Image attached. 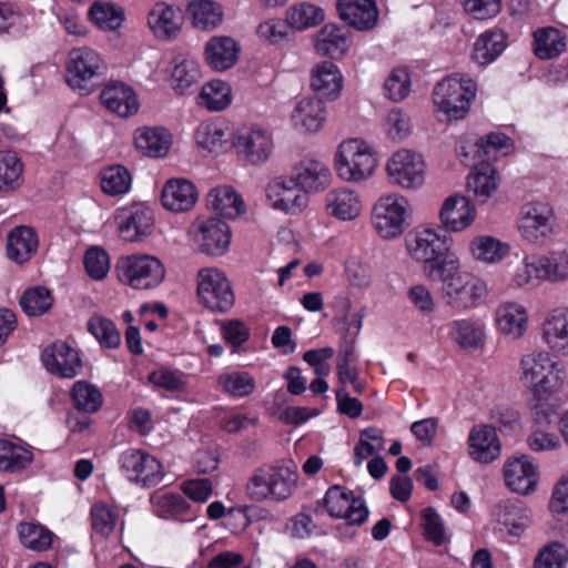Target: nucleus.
Here are the masks:
<instances>
[{"instance_id": "obj_1", "label": "nucleus", "mask_w": 568, "mask_h": 568, "mask_svg": "<svg viewBox=\"0 0 568 568\" xmlns=\"http://www.w3.org/2000/svg\"><path fill=\"white\" fill-rule=\"evenodd\" d=\"M432 282L444 284V298L450 307L464 311L474 307L487 293L486 284L460 268L458 256H448L442 264L429 268Z\"/></svg>"}, {"instance_id": "obj_2", "label": "nucleus", "mask_w": 568, "mask_h": 568, "mask_svg": "<svg viewBox=\"0 0 568 568\" xmlns=\"http://www.w3.org/2000/svg\"><path fill=\"white\" fill-rule=\"evenodd\" d=\"M556 356L540 353L535 357V424L550 425L558 420L555 394L564 379V365Z\"/></svg>"}, {"instance_id": "obj_3", "label": "nucleus", "mask_w": 568, "mask_h": 568, "mask_svg": "<svg viewBox=\"0 0 568 568\" xmlns=\"http://www.w3.org/2000/svg\"><path fill=\"white\" fill-rule=\"evenodd\" d=\"M476 91V83L464 75L454 74L438 82L433 91V102L439 119L450 122L465 118Z\"/></svg>"}, {"instance_id": "obj_4", "label": "nucleus", "mask_w": 568, "mask_h": 568, "mask_svg": "<svg viewBox=\"0 0 568 568\" xmlns=\"http://www.w3.org/2000/svg\"><path fill=\"white\" fill-rule=\"evenodd\" d=\"M297 479V473L291 467H260L254 470L246 483V495L251 500L257 503L267 499L283 501L293 494Z\"/></svg>"}, {"instance_id": "obj_5", "label": "nucleus", "mask_w": 568, "mask_h": 568, "mask_svg": "<svg viewBox=\"0 0 568 568\" xmlns=\"http://www.w3.org/2000/svg\"><path fill=\"white\" fill-rule=\"evenodd\" d=\"M405 242L409 256L424 264L423 272L426 277L429 276L432 266L440 265L448 256H456L450 251L452 237L434 229H415L407 234Z\"/></svg>"}, {"instance_id": "obj_6", "label": "nucleus", "mask_w": 568, "mask_h": 568, "mask_svg": "<svg viewBox=\"0 0 568 568\" xmlns=\"http://www.w3.org/2000/svg\"><path fill=\"white\" fill-rule=\"evenodd\" d=\"M377 166L373 149L364 141L352 139L339 144L335 154L337 175L347 182H362L369 178Z\"/></svg>"}, {"instance_id": "obj_7", "label": "nucleus", "mask_w": 568, "mask_h": 568, "mask_svg": "<svg viewBox=\"0 0 568 568\" xmlns=\"http://www.w3.org/2000/svg\"><path fill=\"white\" fill-rule=\"evenodd\" d=\"M118 278L134 290H151L159 286L165 276L162 262L151 255L122 256L115 264Z\"/></svg>"}, {"instance_id": "obj_8", "label": "nucleus", "mask_w": 568, "mask_h": 568, "mask_svg": "<svg viewBox=\"0 0 568 568\" xmlns=\"http://www.w3.org/2000/svg\"><path fill=\"white\" fill-rule=\"evenodd\" d=\"M105 70V63L100 54L91 48L72 49L67 60V82L80 94H90Z\"/></svg>"}, {"instance_id": "obj_9", "label": "nucleus", "mask_w": 568, "mask_h": 568, "mask_svg": "<svg viewBox=\"0 0 568 568\" xmlns=\"http://www.w3.org/2000/svg\"><path fill=\"white\" fill-rule=\"evenodd\" d=\"M190 245L206 255L222 256L231 243L229 225L215 217L196 219L187 230Z\"/></svg>"}, {"instance_id": "obj_10", "label": "nucleus", "mask_w": 568, "mask_h": 568, "mask_svg": "<svg viewBox=\"0 0 568 568\" xmlns=\"http://www.w3.org/2000/svg\"><path fill=\"white\" fill-rule=\"evenodd\" d=\"M197 296L201 303L213 312H226L234 305L232 286L217 268H203L197 274Z\"/></svg>"}, {"instance_id": "obj_11", "label": "nucleus", "mask_w": 568, "mask_h": 568, "mask_svg": "<svg viewBox=\"0 0 568 568\" xmlns=\"http://www.w3.org/2000/svg\"><path fill=\"white\" fill-rule=\"evenodd\" d=\"M408 201L404 196L387 195L382 197L373 210V224L376 232L386 240L404 233Z\"/></svg>"}, {"instance_id": "obj_12", "label": "nucleus", "mask_w": 568, "mask_h": 568, "mask_svg": "<svg viewBox=\"0 0 568 568\" xmlns=\"http://www.w3.org/2000/svg\"><path fill=\"white\" fill-rule=\"evenodd\" d=\"M119 464L129 480L144 487L155 486L163 479L162 464L141 449H128L120 455Z\"/></svg>"}, {"instance_id": "obj_13", "label": "nucleus", "mask_w": 568, "mask_h": 568, "mask_svg": "<svg viewBox=\"0 0 568 568\" xmlns=\"http://www.w3.org/2000/svg\"><path fill=\"white\" fill-rule=\"evenodd\" d=\"M323 505L331 517L343 518L349 525H362L368 517V509L362 498L354 497L341 486H332L327 489Z\"/></svg>"}, {"instance_id": "obj_14", "label": "nucleus", "mask_w": 568, "mask_h": 568, "mask_svg": "<svg viewBox=\"0 0 568 568\" xmlns=\"http://www.w3.org/2000/svg\"><path fill=\"white\" fill-rule=\"evenodd\" d=\"M387 173L393 184L415 189L423 184L425 164L422 156L410 150L395 152L387 162Z\"/></svg>"}, {"instance_id": "obj_15", "label": "nucleus", "mask_w": 568, "mask_h": 568, "mask_svg": "<svg viewBox=\"0 0 568 568\" xmlns=\"http://www.w3.org/2000/svg\"><path fill=\"white\" fill-rule=\"evenodd\" d=\"M114 223L124 241L138 242L151 234L154 216L149 207L134 204L118 209Z\"/></svg>"}, {"instance_id": "obj_16", "label": "nucleus", "mask_w": 568, "mask_h": 568, "mask_svg": "<svg viewBox=\"0 0 568 568\" xmlns=\"http://www.w3.org/2000/svg\"><path fill=\"white\" fill-rule=\"evenodd\" d=\"M266 196L271 205L285 213L295 214L307 204V194L291 178H280L267 185Z\"/></svg>"}, {"instance_id": "obj_17", "label": "nucleus", "mask_w": 568, "mask_h": 568, "mask_svg": "<svg viewBox=\"0 0 568 568\" xmlns=\"http://www.w3.org/2000/svg\"><path fill=\"white\" fill-rule=\"evenodd\" d=\"M234 145L237 152L253 165L266 162L273 152L271 134L260 128H247L239 131Z\"/></svg>"}, {"instance_id": "obj_18", "label": "nucleus", "mask_w": 568, "mask_h": 568, "mask_svg": "<svg viewBox=\"0 0 568 568\" xmlns=\"http://www.w3.org/2000/svg\"><path fill=\"white\" fill-rule=\"evenodd\" d=\"M42 362L50 373L63 378L77 376L82 368L78 352L61 341L44 349Z\"/></svg>"}, {"instance_id": "obj_19", "label": "nucleus", "mask_w": 568, "mask_h": 568, "mask_svg": "<svg viewBox=\"0 0 568 568\" xmlns=\"http://www.w3.org/2000/svg\"><path fill=\"white\" fill-rule=\"evenodd\" d=\"M476 214V209L468 197L454 194L444 201L439 219L446 230L462 232L473 224Z\"/></svg>"}, {"instance_id": "obj_20", "label": "nucleus", "mask_w": 568, "mask_h": 568, "mask_svg": "<svg viewBox=\"0 0 568 568\" xmlns=\"http://www.w3.org/2000/svg\"><path fill=\"white\" fill-rule=\"evenodd\" d=\"M501 445L494 427L474 426L468 435V454L480 464H489L500 456Z\"/></svg>"}, {"instance_id": "obj_21", "label": "nucleus", "mask_w": 568, "mask_h": 568, "mask_svg": "<svg viewBox=\"0 0 568 568\" xmlns=\"http://www.w3.org/2000/svg\"><path fill=\"white\" fill-rule=\"evenodd\" d=\"M326 114V108L320 98L306 97L295 104L291 122L301 133H315L324 126Z\"/></svg>"}, {"instance_id": "obj_22", "label": "nucleus", "mask_w": 568, "mask_h": 568, "mask_svg": "<svg viewBox=\"0 0 568 568\" xmlns=\"http://www.w3.org/2000/svg\"><path fill=\"white\" fill-rule=\"evenodd\" d=\"M337 10L342 20L359 30H371L378 20L375 0H338Z\"/></svg>"}, {"instance_id": "obj_23", "label": "nucleus", "mask_w": 568, "mask_h": 568, "mask_svg": "<svg viewBox=\"0 0 568 568\" xmlns=\"http://www.w3.org/2000/svg\"><path fill=\"white\" fill-rule=\"evenodd\" d=\"M101 103L121 118L133 115L139 110L134 90L123 82H110L100 93Z\"/></svg>"}, {"instance_id": "obj_24", "label": "nucleus", "mask_w": 568, "mask_h": 568, "mask_svg": "<svg viewBox=\"0 0 568 568\" xmlns=\"http://www.w3.org/2000/svg\"><path fill=\"white\" fill-rule=\"evenodd\" d=\"M506 486L516 494L528 495L532 490V460L525 454H515L504 464Z\"/></svg>"}, {"instance_id": "obj_25", "label": "nucleus", "mask_w": 568, "mask_h": 568, "mask_svg": "<svg viewBox=\"0 0 568 568\" xmlns=\"http://www.w3.org/2000/svg\"><path fill=\"white\" fill-rule=\"evenodd\" d=\"M310 84L321 98L335 100L343 88V75L335 63L323 61L312 68Z\"/></svg>"}, {"instance_id": "obj_26", "label": "nucleus", "mask_w": 568, "mask_h": 568, "mask_svg": "<svg viewBox=\"0 0 568 568\" xmlns=\"http://www.w3.org/2000/svg\"><path fill=\"white\" fill-rule=\"evenodd\" d=\"M150 501L153 513L160 518L192 521L196 517L192 506L179 494L155 491Z\"/></svg>"}, {"instance_id": "obj_27", "label": "nucleus", "mask_w": 568, "mask_h": 568, "mask_svg": "<svg viewBox=\"0 0 568 568\" xmlns=\"http://www.w3.org/2000/svg\"><path fill=\"white\" fill-rule=\"evenodd\" d=\"M197 200L195 185L184 179L169 180L162 190L161 201L165 209L172 212L191 210Z\"/></svg>"}, {"instance_id": "obj_28", "label": "nucleus", "mask_w": 568, "mask_h": 568, "mask_svg": "<svg viewBox=\"0 0 568 568\" xmlns=\"http://www.w3.org/2000/svg\"><path fill=\"white\" fill-rule=\"evenodd\" d=\"M148 24L156 38L169 40L180 32L182 18L174 7L159 2L149 12Z\"/></svg>"}, {"instance_id": "obj_29", "label": "nucleus", "mask_w": 568, "mask_h": 568, "mask_svg": "<svg viewBox=\"0 0 568 568\" xmlns=\"http://www.w3.org/2000/svg\"><path fill=\"white\" fill-rule=\"evenodd\" d=\"M240 47L236 41L226 36L213 37L205 45L204 58L215 71H225L237 61Z\"/></svg>"}, {"instance_id": "obj_30", "label": "nucleus", "mask_w": 568, "mask_h": 568, "mask_svg": "<svg viewBox=\"0 0 568 568\" xmlns=\"http://www.w3.org/2000/svg\"><path fill=\"white\" fill-rule=\"evenodd\" d=\"M292 178L307 194L326 189L331 181V172L322 162L305 160L294 166Z\"/></svg>"}, {"instance_id": "obj_31", "label": "nucleus", "mask_w": 568, "mask_h": 568, "mask_svg": "<svg viewBox=\"0 0 568 568\" xmlns=\"http://www.w3.org/2000/svg\"><path fill=\"white\" fill-rule=\"evenodd\" d=\"M39 246L38 235L30 226H16L8 235L7 255L17 264L29 261Z\"/></svg>"}, {"instance_id": "obj_32", "label": "nucleus", "mask_w": 568, "mask_h": 568, "mask_svg": "<svg viewBox=\"0 0 568 568\" xmlns=\"http://www.w3.org/2000/svg\"><path fill=\"white\" fill-rule=\"evenodd\" d=\"M325 209L328 215L337 220L352 221L359 215L362 202L355 192L339 189L326 194Z\"/></svg>"}, {"instance_id": "obj_33", "label": "nucleus", "mask_w": 568, "mask_h": 568, "mask_svg": "<svg viewBox=\"0 0 568 568\" xmlns=\"http://www.w3.org/2000/svg\"><path fill=\"white\" fill-rule=\"evenodd\" d=\"M348 30L334 23L325 24L314 37L315 50L323 57L336 58L347 50Z\"/></svg>"}, {"instance_id": "obj_34", "label": "nucleus", "mask_w": 568, "mask_h": 568, "mask_svg": "<svg viewBox=\"0 0 568 568\" xmlns=\"http://www.w3.org/2000/svg\"><path fill=\"white\" fill-rule=\"evenodd\" d=\"M507 47V34L499 29L487 30L474 43L473 60L487 65L494 62Z\"/></svg>"}, {"instance_id": "obj_35", "label": "nucleus", "mask_w": 568, "mask_h": 568, "mask_svg": "<svg viewBox=\"0 0 568 568\" xmlns=\"http://www.w3.org/2000/svg\"><path fill=\"white\" fill-rule=\"evenodd\" d=\"M495 320L498 329L511 338H519L528 325V314L524 306L504 303L496 310Z\"/></svg>"}, {"instance_id": "obj_36", "label": "nucleus", "mask_w": 568, "mask_h": 568, "mask_svg": "<svg viewBox=\"0 0 568 568\" xmlns=\"http://www.w3.org/2000/svg\"><path fill=\"white\" fill-rule=\"evenodd\" d=\"M134 143L139 151L151 158H162L168 154L172 139L164 128H142L136 130Z\"/></svg>"}, {"instance_id": "obj_37", "label": "nucleus", "mask_w": 568, "mask_h": 568, "mask_svg": "<svg viewBox=\"0 0 568 568\" xmlns=\"http://www.w3.org/2000/svg\"><path fill=\"white\" fill-rule=\"evenodd\" d=\"M474 260L485 264H497L510 252V245L490 235H477L469 242Z\"/></svg>"}, {"instance_id": "obj_38", "label": "nucleus", "mask_w": 568, "mask_h": 568, "mask_svg": "<svg viewBox=\"0 0 568 568\" xmlns=\"http://www.w3.org/2000/svg\"><path fill=\"white\" fill-rule=\"evenodd\" d=\"M207 206L227 219H235L244 212L242 197L231 186H217L207 194Z\"/></svg>"}, {"instance_id": "obj_39", "label": "nucleus", "mask_w": 568, "mask_h": 568, "mask_svg": "<svg viewBox=\"0 0 568 568\" xmlns=\"http://www.w3.org/2000/svg\"><path fill=\"white\" fill-rule=\"evenodd\" d=\"M542 336L551 348L566 349L568 344V308H555L542 324Z\"/></svg>"}, {"instance_id": "obj_40", "label": "nucleus", "mask_w": 568, "mask_h": 568, "mask_svg": "<svg viewBox=\"0 0 568 568\" xmlns=\"http://www.w3.org/2000/svg\"><path fill=\"white\" fill-rule=\"evenodd\" d=\"M187 11L195 28L210 31L221 26L223 21V8L220 3L212 0L192 1Z\"/></svg>"}, {"instance_id": "obj_41", "label": "nucleus", "mask_w": 568, "mask_h": 568, "mask_svg": "<svg viewBox=\"0 0 568 568\" xmlns=\"http://www.w3.org/2000/svg\"><path fill=\"white\" fill-rule=\"evenodd\" d=\"M496 170L488 163H481L467 179V189L479 203H485L498 186Z\"/></svg>"}, {"instance_id": "obj_42", "label": "nucleus", "mask_w": 568, "mask_h": 568, "mask_svg": "<svg viewBox=\"0 0 568 568\" xmlns=\"http://www.w3.org/2000/svg\"><path fill=\"white\" fill-rule=\"evenodd\" d=\"M324 10L310 2L291 6L286 11V21L292 29L304 31L324 21Z\"/></svg>"}, {"instance_id": "obj_43", "label": "nucleus", "mask_w": 568, "mask_h": 568, "mask_svg": "<svg viewBox=\"0 0 568 568\" xmlns=\"http://www.w3.org/2000/svg\"><path fill=\"white\" fill-rule=\"evenodd\" d=\"M566 50L565 37L556 28H541L535 31V57L542 60L557 58Z\"/></svg>"}, {"instance_id": "obj_44", "label": "nucleus", "mask_w": 568, "mask_h": 568, "mask_svg": "<svg viewBox=\"0 0 568 568\" xmlns=\"http://www.w3.org/2000/svg\"><path fill=\"white\" fill-rule=\"evenodd\" d=\"M232 90L221 80H213L203 85L199 94V104L209 111H222L231 104Z\"/></svg>"}, {"instance_id": "obj_45", "label": "nucleus", "mask_w": 568, "mask_h": 568, "mask_svg": "<svg viewBox=\"0 0 568 568\" xmlns=\"http://www.w3.org/2000/svg\"><path fill=\"white\" fill-rule=\"evenodd\" d=\"M535 277L557 282L568 278V255L552 253L541 256L535 263Z\"/></svg>"}, {"instance_id": "obj_46", "label": "nucleus", "mask_w": 568, "mask_h": 568, "mask_svg": "<svg viewBox=\"0 0 568 568\" xmlns=\"http://www.w3.org/2000/svg\"><path fill=\"white\" fill-rule=\"evenodd\" d=\"M33 460L30 450L9 440H0V470L17 473L27 468Z\"/></svg>"}, {"instance_id": "obj_47", "label": "nucleus", "mask_w": 568, "mask_h": 568, "mask_svg": "<svg viewBox=\"0 0 568 568\" xmlns=\"http://www.w3.org/2000/svg\"><path fill=\"white\" fill-rule=\"evenodd\" d=\"M452 338L463 348H477L483 345L485 332L471 320H458L450 324Z\"/></svg>"}, {"instance_id": "obj_48", "label": "nucleus", "mask_w": 568, "mask_h": 568, "mask_svg": "<svg viewBox=\"0 0 568 568\" xmlns=\"http://www.w3.org/2000/svg\"><path fill=\"white\" fill-rule=\"evenodd\" d=\"M22 545L34 551H45L52 545L53 534L36 523H20L17 527Z\"/></svg>"}, {"instance_id": "obj_49", "label": "nucleus", "mask_w": 568, "mask_h": 568, "mask_svg": "<svg viewBox=\"0 0 568 568\" xmlns=\"http://www.w3.org/2000/svg\"><path fill=\"white\" fill-rule=\"evenodd\" d=\"M23 164L17 153L0 152V191H12L22 182Z\"/></svg>"}, {"instance_id": "obj_50", "label": "nucleus", "mask_w": 568, "mask_h": 568, "mask_svg": "<svg viewBox=\"0 0 568 568\" xmlns=\"http://www.w3.org/2000/svg\"><path fill=\"white\" fill-rule=\"evenodd\" d=\"M71 397L74 407L88 414L98 412L103 403V397L99 388L84 381H79L73 385Z\"/></svg>"}, {"instance_id": "obj_51", "label": "nucleus", "mask_w": 568, "mask_h": 568, "mask_svg": "<svg viewBox=\"0 0 568 568\" xmlns=\"http://www.w3.org/2000/svg\"><path fill=\"white\" fill-rule=\"evenodd\" d=\"M132 178L122 165H113L101 172V189L109 195H122L129 192Z\"/></svg>"}, {"instance_id": "obj_52", "label": "nucleus", "mask_w": 568, "mask_h": 568, "mask_svg": "<svg viewBox=\"0 0 568 568\" xmlns=\"http://www.w3.org/2000/svg\"><path fill=\"white\" fill-rule=\"evenodd\" d=\"M410 89V75L405 68H394L383 84L384 97L393 102L405 100Z\"/></svg>"}, {"instance_id": "obj_53", "label": "nucleus", "mask_w": 568, "mask_h": 568, "mask_svg": "<svg viewBox=\"0 0 568 568\" xmlns=\"http://www.w3.org/2000/svg\"><path fill=\"white\" fill-rule=\"evenodd\" d=\"M201 72L197 62L184 59L175 64L171 75V85L175 92L184 94L199 82Z\"/></svg>"}, {"instance_id": "obj_54", "label": "nucleus", "mask_w": 568, "mask_h": 568, "mask_svg": "<svg viewBox=\"0 0 568 568\" xmlns=\"http://www.w3.org/2000/svg\"><path fill=\"white\" fill-rule=\"evenodd\" d=\"M217 383L225 393L234 397L247 396L255 388L254 378L245 372L222 374L219 376Z\"/></svg>"}, {"instance_id": "obj_55", "label": "nucleus", "mask_w": 568, "mask_h": 568, "mask_svg": "<svg viewBox=\"0 0 568 568\" xmlns=\"http://www.w3.org/2000/svg\"><path fill=\"white\" fill-rule=\"evenodd\" d=\"M52 296L49 290L38 286L27 290L20 298L23 312L29 316L44 314L52 305Z\"/></svg>"}, {"instance_id": "obj_56", "label": "nucleus", "mask_w": 568, "mask_h": 568, "mask_svg": "<svg viewBox=\"0 0 568 568\" xmlns=\"http://www.w3.org/2000/svg\"><path fill=\"white\" fill-rule=\"evenodd\" d=\"M91 20L103 30H115L123 21V12L111 3L93 2L90 8Z\"/></svg>"}, {"instance_id": "obj_57", "label": "nucleus", "mask_w": 568, "mask_h": 568, "mask_svg": "<svg viewBox=\"0 0 568 568\" xmlns=\"http://www.w3.org/2000/svg\"><path fill=\"white\" fill-rule=\"evenodd\" d=\"M118 519V510L105 504L99 503L91 508L92 528L103 537H108L114 531Z\"/></svg>"}, {"instance_id": "obj_58", "label": "nucleus", "mask_w": 568, "mask_h": 568, "mask_svg": "<svg viewBox=\"0 0 568 568\" xmlns=\"http://www.w3.org/2000/svg\"><path fill=\"white\" fill-rule=\"evenodd\" d=\"M384 129L392 141L400 142L412 132L410 118L402 109H392L384 119Z\"/></svg>"}, {"instance_id": "obj_59", "label": "nucleus", "mask_w": 568, "mask_h": 568, "mask_svg": "<svg viewBox=\"0 0 568 568\" xmlns=\"http://www.w3.org/2000/svg\"><path fill=\"white\" fill-rule=\"evenodd\" d=\"M568 561V549L559 541L544 546L535 557V568H564Z\"/></svg>"}, {"instance_id": "obj_60", "label": "nucleus", "mask_w": 568, "mask_h": 568, "mask_svg": "<svg viewBox=\"0 0 568 568\" xmlns=\"http://www.w3.org/2000/svg\"><path fill=\"white\" fill-rule=\"evenodd\" d=\"M88 327L101 345L109 348H115L120 345L121 335L112 321L95 316L89 321Z\"/></svg>"}, {"instance_id": "obj_61", "label": "nucleus", "mask_w": 568, "mask_h": 568, "mask_svg": "<svg viewBox=\"0 0 568 568\" xmlns=\"http://www.w3.org/2000/svg\"><path fill=\"white\" fill-rule=\"evenodd\" d=\"M88 275L95 280H103L110 271V257L105 250L93 246L90 247L83 258Z\"/></svg>"}, {"instance_id": "obj_62", "label": "nucleus", "mask_w": 568, "mask_h": 568, "mask_svg": "<svg viewBox=\"0 0 568 568\" xmlns=\"http://www.w3.org/2000/svg\"><path fill=\"white\" fill-rule=\"evenodd\" d=\"M510 145V139L504 133H490L476 143L478 156L484 163L495 160L498 152L506 154Z\"/></svg>"}, {"instance_id": "obj_63", "label": "nucleus", "mask_w": 568, "mask_h": 568, "mask_svg": "<svg viewBox=\"0 0 568 568\" xmlns=\"http://www.w3.org/2000/svg\"><path fill=\"white\" fill-rule=\"evenodd\" d=\"M291 29L286 19H271L257 27V34L272 44H282L290 40Z\"/></svg>"}, {"instance_id": "obj_64", "label": "nucleus", "mask_w": 568, "mask_h": 568, "mask_svg": "<svg viewBox=\"0 0 568 568\" xmlns=\"http://www.w3.org/2000/svg\"><path fill=\"white\" fill-rule=\"evenodd\" d=\"M224 131L213 123H201L194 133L199 146L210 152L222 146Z\"/></svg>"}]
</instances>
